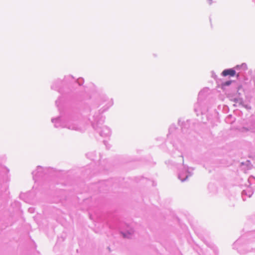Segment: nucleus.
<instances>
[{
  "instance_id": "f257e3e1",
  "label": "nucleus",
  "mask_w": 255,
  "mask_h": 255,
  "mask_svg": "<svg viewBox=\"0 0 255 255\" xmlns=\"http://www.w3.org/2000/svg\"><path fill=\"white\" fill-rule=\"evenodd\" d=\"M222 75L224 76H229V77H234L235 76H238V74H237L236 71L233 69H228L224 70L222 73Z\"/></svg>"
},
{
  "instance_id": "f03ea898",
  "label": "nucleus",
  "mask_w": 255,
  "mask_h": 255,
  "mask_svg": "<svg viewBox=\"0 0 255 255\" xmlns=\"http://www.w3.org/2000/svg\"><path fill=\"white\" fill-rule=\"evenodd\" d=\"M236 68L237 69H242L243 70H246L247 69V65L246 63H242L240 65H237L236 67Z\"/></svg>"
},
{
  "instance_id": "7ed1b4c3",
  "label": "nucleus",
  "mask_w": 255,
  "mask_h": 255,
  "mask_svg": "<svg viewBox=\"0 0 255 255\" xmlns=\"http://www.w3.org/2000/svg\"><path fill=\"white\" fill-rule=\"evenodd\" d=\"M231 82L230 81H228L227 82H226L224 84V85H226V86H228L230 84H231Z\"/></svg>"
},
{
  "instance_id": "20e7f679",
  "label": "nucleus",
  "mask_w": 255,
  "mask_h": 255,
  "mask_svg": "<svg viewBox=\"0 0 255 255\" xmlns=\"http://www.w3.org/2000/svg\"><path fill=\"white\" fill-rule=\"evenodd\" d=\"M209 0V3H211L212 0Z\"/></svg>"
}]
</instances>
